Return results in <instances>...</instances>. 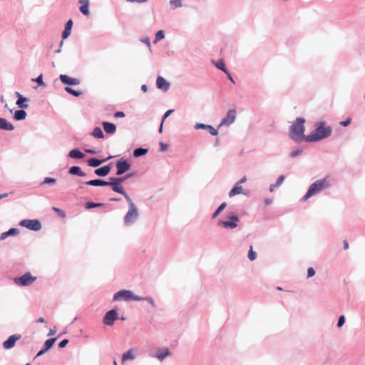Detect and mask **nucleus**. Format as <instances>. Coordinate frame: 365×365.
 I'll return each instance as SVG.
<instances>
[{
  "instance_id": "1",
  "label": "nucleus",
  "mask_w": 365,
  "mask_h": 365,
  "mask_svg": "<svg viewBox=\"0 0 365 365\" xmlns=\"http://www.w3.org/2000/svg\"><path fill=\"white\" fill-rule=\"evenodd\" d=\"M332 128L330 126H326L325 123L319 121L316 123V128L309 135L305 138L307 142H317L331 135Z\"/></svg>"
},
{
  "instance_id": "2",
  "label": "nucleus",
  "mask_w": 365,
  "mask_h": 365,
  "mask_svg": "<svg viewBox=\"0 0 365 365\" xmlns=\"http://www.w3.org/2000/svg\"><path fill=\"white\" fill-rule=\"evenodd\" d=\"M304 120L301 118H297L295 122L290 126L289 137L297 142H300L304 139Z\"/></svg>"
},
{
  "instance_id": "3",
  "label": "nucleus",
  "mask_w": 365,
  "mask_h": 365,
  "mask_svg": "<svg viewBox=\"0 0 365 365\" xmlns=\"http://www.w3.org/2000/svg\"><path fill=\"white\" fill-rule=\"evenodd\" d=\"M329 186L330 182L327 178L317 180L310 185L308 191L304 196V200H307L308 198Z\"/></svg>"
},
{
  "instance_id": "4",
  "label": "nucleus",
  "mask_w": 365,
  "mask_h": 365,
  "mask_svg": "<svg viewBox=\"0 0 365 365\" xmlns=\"http://www.w3.org/2000/svg\"><path fill=\"white\" fill-rule=\"evenodd\" d=\"M113 298H114L115 300L118 299L119 298H122L123 299H124L125 301H129V300H133V301L146 300V301L150 302L151 304L153 303V299L151 298H143V297H139L138 295H135L130 290H120V291L116 292L114 294Z\"/></svg>"
},
{
  "instance_id": "5",
  "label": "nucleus",
  "mask_w": 365,
  "mask_h": 365,
  "mask_svg": "<svg viewBox=\"0 0 365 365\" xmlns=\"http://www.w3.org/2000/svg\"><path fill=\"white\" fill-rule=\"evenodd\" d=\"M36 279V277H33L30 272H26L20 277L14 278V282L19 286H29L35 282Z\"/></svg>"
},
{
  "instance_id": "6",
  "label": "nucleus",
  "mask_w": 365,
  "mask_h": 365,
  "mask_svg": "<svg viewBox=\"0 0 365 365\" xmlns=\"http://www.w3.org/2000/svg\"><path fill=\"white\" fill-rule=\"evenodd\" d=\"M228 220L226 221H219L218 225L222 226L225 228H230L234 229L237 227V222L239 221V218L235 215H231L227 217Z\"/></svg>"
},
{
  "instance_id": "7",
  "label": "nucleus",
  "mask_w": 365,
  "mask_h": 365,
  "mask_svg": "<svg viewBox=\"0 0 365 365\" xmlns=\"http://www.w3.org/2000/svg\"><path fill=\"white\" fill-rule=\"evenodd\" d=\"M20 225L34 231H38L41 228V224L38 220H24L21 221Z\"/></svg>"
},
{
  "instance_id": "8",
  "label": "nucleus",
  "mask_w": 365,
  "mask_h": 365,
  "mask_svg": "<svg viewBox=\"0 0 365 365\" xmlns=\"http://www.w3.org/2000/svg\"><path fill=\"white\" fill-rule=\"evenodd\" d=\"M116 168V174L120 175L130 170V165L127 160L120 159L118 161H117Z\"/></svg>"
},
{
  "instance_id": "9",
  "label": "nucleus",
  "mask_w": 365,
  "mask_h": 365,
  "mask_svg": "<svg viewBox=\"0 0 365 365\" xmlns=\"http://www.w3.org/2000/svg\"><path fill=\"white\" fill-rule=\"evenodd\" d=\"M138 213L137 208L135 206L134 207H129V210L127 212V214L125 216V224H130L132 223L138 217Z\"/></svg>"
},
{
  "instance_id": "10",
  "label": "nucleus",
  "mask_w": 365,
  "mask_h": 365,
  "mask_svg": "<svg viewBox=\"0 0 365 365\" xmlns=\"http://www.w3.org/2000/svg\"><path fill=\"white\" fill-rule=\"evenodd\" d=\"M235 118H236V110L234 109L228 110V112L226 115V117L224 118L221 120V122L220 123V126L230 125L235 121Z\"/></svg>"
},
{
  "instance_id": "11",
  "label": "nucleus",
  "mask_w": 365,
  "mask_h": 365,
  "mask_svg": "<svg viewBox=\"0 0 365 365\" xmlns=\"http://www.w3.org/2000/svg\"><path fill=\"white\" fill-rule=\"evenodd\" d=\"M117 316L118 314L115 310L112 309L108 311L103 318V323L108 326L113 325L115 320L117 319Z\"/></svg>"
},
{
  "instance_id": "12",
  "label": "nucleus",
  "mask_w": 365,
  "mask_h": 365,
  "mask_svg": "<svg viewBox=\"0 0 365 365\" xmlns=\"http://www.w3.org/2000/svg\"><path fill=\"white\" fill-rule=\"evenodd\" d=\"M21 337V334H14V335L10 336L8 338V339L6 340L3 343L4 348H5L6 349H11L12 347L14 346L16 341L17 340L20 339Z\"/></svg>"
},
{
  "instance_id": "13",
  "label": "nucleus",
  "mask_w": 365,
  "mask_h": 365,
  "mask_svg": "<svg viewBox=\"0 0 365 365\" xmlns=\"http://www.w3.org/2000/svg\"><path fill=\"white\" fill-rule=\"evenodd\" d=\"M59 78L61 81L66 85H78L80 83V81L78 79L71 78L67 75L61 74Z\"/></svg>"
},
{
  "instance_id": "14",
  "label": "nucleus",
  "mask_w": 365,
  "mask_h": 365,
  "mask_svg": "<svg viewBox=\"0 0 365 365\" xmlns=\"http://www.w3.org/2000/svg\"><path fill=\"white\" fill-rule=\"evenodd\" d=\"M56 340V338H52V339H47L45 341L42 349L38 351L36 356H39L43 354L48 349H50L52 347V346L53 345V344L55 343Z\"/></svg>"
},
{
  "instance_id": "15",
  "label": "nucleus",
  "mask_w": 365,
  "mask_h": 365,
  "mask_svg": "<svg viewBox=\"0 0 365 365\" xmlns=\"http://www.w3.org/2000/svg\"><path fill=\"white\" fill-rule=\"evenodd\" d=\"M195 129L202 128V129L207 130L212 135H217L218 134L217 130L210 125H205V124H202V123H196V125H195Z\"/></svg>"
},
{
  "instance_id": "16",
  "label": "nucleus",
  "mask_w": 365,
  "mask_h": 365,
  "mask_svg": "<svg viewBox=\"0 0 365 365\" xmlns=\"http://www.w3.org/2000/svg\"><path fill=\"white\" fill-rule=\"evenodd\" d=\"M135 359V349H130L122 355V363H125L128 360H133Z\"/></svg>"
},
{
  "instance_id": "17",
  "label": "nucleus",
  "mask_w": 365,
  "mask_h": 365,
  "mask_svg": "<svg viewBox=\"0 0 365 365\" xmlns=\"http://www.w3.org/2000/svg\"><path fill=\"white\" fill-rule=\"evenodd\" d=\"M156 86L159 89L166 91L169 88L170 85L165 78L161 76H158L156 81Z\"/></svg>"
},
{
  "instance_id": "18",
  "label": "nucleus",
  "mask_w": 365,
  "mask_h": 365,
  "mask_svg": "<svg viewBox=\"0 0 365 365\" xmlns=\"http://www.w3.org/2000/svg\"><path fill=\"white\" fill-rule=\"evenodd\" d=\"M108 185H110L112 190L116 192L123 194L125 192L124 188L121 185V184H119L115 182L114 180H110V182H108Z\"/></svg>"
},
{
  "instance_id": "19",
  "label": "nucleus",
  "mask_w": 365,
  "mask_h": 365,
  "mask_svg": "<svg viewBox=\"0 0 365 365\" xmlns=\"http://www.w3.org/2000/svg\"><path fill=\"white\" fill-rule=\"evenodd\" d=\"M102 125L105 132L108 134H113L116 131V126L113 123L109 122H103Z\"/></svg>"
},
{
  "instance_id": "20",
  "label": "nucleus",
  "mask_w": 365,
  "mask_h": 365,
  "mask_svg": "<svg viewBox=\"0 0 365 365\" xmlns=\"http://www.w3.org/2000/svg\"><path fill=\"white\" fill-rule=\"evenodd\" d=\"M79 3L81 4L79 8L81 12L86 16H88L90 14L88 10L89 0H80Z\"/></svg>"
},
{
  "instance_id": "21",
  "label": "nucleus",
  "mask_w": 365,
  "mask_h": 365,
  "mask_svg": "<svg viewBox=\"0 0 365 365\" xmlns=\"http://www.w3.org/2000/svg\"><path fill=\"white\" fill-rule=\"evenodd\" d=\"M0 129L13 130L14 129V126L5 118H0Z\"/></svg>"
},
{
  "instance_id": "22",
  "label": "nucleus",
  "mask_w": 365,
  "mask_h": 365,
  "mask_svg": "<svg viewBox=\"0 0 365 365\" xmlns=\"http://www.w3.org/2000/svg\"><path fill=\"white\" fill-rule=\"evenodd\" d=\"M110 170V165L101 167L100 168L96 169L94 173L96 175L98 176H106L107 175Z\"/></svg>"
},
{
  "instance_id": "23",
  "label": "nucleus",
  "mask_w": 365,
  "mask_h": 365,
  "mask_svg": "<svg viewBox=\"0 0 365 365\" xmlns=\"http://www.w3.org/2000/svg\"><path fill=\"white\" fill-rule=\"evenodd\" d=\"M111 158H112V156H110L108 158L103 159V160H98L96 158H91L88 160V165L91 167H98L100 165H101L102 163H103L104 162H106L107 160H108Z\"/></svg>"
},
{
  "instance_id": "24",
  "label": "nucleus",
  "mask_w": 365,
  "mask_h": 365,
  "mask_svg": "<svg viewBox=\"0 0 365 365\" xmlns=\"http://www.w3.org/2000/svg\"><path fill=\"white\" fill-rule=\"evenodd\" d=\"M170 354L169 349L168 348L164 349H159L157 351L156 353V357L160 360L163 361L166 356H168Z\"/></svg>"
},
{
  "instance_id": "25",
  "label": "nucleus",
  "mask_w": 365,
  "mask_h": 365,
  "mask_svg": "<svg viewBox=\"0 0 365 365\" xmlns=\"http://www.w3.org/2000/svg\"><path fill=\"white\" fill-rule=\"evenodd\" d=\"M72 26H73V21L71 19H70L66 24L65 29L62 34V38L63 39L66 38L71 34Z\"/></svg>"
},
{
  "instance_id": "26",
  "label": "nucleus",
  "mask_w": 365,
  "mask_h": 365,
  "mask_svg": "<svg viewBox=\"0 0 365 365\" xmlns=\"http://www.w3.org/2000/svg\"><path fill=\"white\" fill-rule=\"evenodd\" d=\"M88 185H92V186H107L108 182L104 181L101 179H96V180H91L89 181H87L86 182Z\"/></svg>"
},
{
  "instance_id": "27",
  "label": "nucleus",
  "mask_w": 365,
  "mask_h": 365,
  "mask_svg": "<svg viewBox=\"0 0 365 365\" xmlns=\"http://www.w3.org/2000/svg\"><path fill=\"white\" fill-rule=\"evenodd\" d=\"M242 186L240 183H236L235 186L230 191L229 196L230 197L241 194L242 192Z\"/></svg>"
},
{
  "instance_id": "28",
  "label": "nucleus",
  "mask_w": 365,
  "mask_h": 365,
  "mask_svg": "<svg viewBox=\"0 0 365 365\" xmlns=\"http://www.w3.org/2000/svg\"><path fill=\"white\" fill-rule=\"evenodd\" d=\"M16 96L19 97L18 101H16V105L21 108H26L28 105L26 103L27 101V98L23 97L19 93H16Z\"/></svg>"
},
{
  "instance_id": "29",
  "label": "nucleus",
  "mask_w": 365,
  "mask_h": 365,
  "mask_svg": "<svg viewBox=\"0 0 365 365\" xmlns=\"http://www.w3.org/2000/svg\"><path fill=\"white\" fill-rule=\"evenodd\" d=\"M69 157L71 158L81 159L84 158L85 155L77 149L72 150L69 152Z\"/></svg>"
},
{
  "instance_id": "30",
  "label": "nucleus",
  "mask_w": 365,
  "mask_h": 365,
  "mask_svg": "<svg viewBox=\"0 0 365 365\" xmlns=\"http://www.w3.org/2000/svg\"><path fill=\"white\" fill-rule=\"evenodd\" d=\"M68 173L71 175H77L78 176H85L86 174L81 170L78 166H73L69 169Z\"/></svg>"
},
{
  "instance_id": "31",
  "label": "nucleus",
  "mask_w": 365,
  "mask_h": 365,
  "mask_svg": "<svg viewBox=\"0 0 365 365\" xmlns=\"http://www.w3.org/2000/svg\"><path fill=\"white\" fill-rule=\"evenodd\" d=\"M19 234V230L16 228H11L9 231L3 232L1 235L0 240H4L10 235H16Z\"/></svg>"
},
{
  "instance_id": "32",
  "label": "nucleus",
  "mask_w": 365,
  "mask_h": 365,
  "mask_svg": "<svg viewBox=\"0 0 365 365\" xmlns=\"http://www.w3.org/2000/svg\"><path fill=\"white\" fill-rule=\"evenodd\" d=\"M26 117V113L24 110H19L14 113V118L16 120H21L25 119Z\"/></svg>"
},
{
  "instance_id": "33",
  "label": "nucleus",
  "mask_w": 365,
  "mask_h": 365,
  "mask_svg": "<svg viewBox=\"0 0 365 365\" xmlns=\"http://www.w3.org/2000/svg\"><path fill=\"white\" fill-rule=\"evenodd\" d=\"M92 135L96 138H103L104 137L103 133L101 128L96 127L92 133Z\"/></svg>"
},
{
  "instance_id": "34",
  "label": "nucleus",
  "mask_w": 365,
  "mask_h": 365,
  "mask_svg": "<svg viewBox=\"0 0 365 365\" xmlns=\"http://www.w3.org/2000/svg\"><path fill=\"white\" fill-rule=\"evenodd\" d=\"M148 153V149L145 148H137L133 152V155L135 158L140 157L141 155H143Z\"/></svg>"
},
{
  "instance_id": "35",
  "label": "nucleus",
  "mask_w": 365,
  "mask_h": 365,
  "mask_svg": "<svg viewBox=\"0 0 365 365\" xmlns=\"http://www.w3.org/2000/svg\"><path fill=\"white\" fill-rule=\"evenodd\" d=\"M284 175H280L276 182L270 186V191L272 192L274 187L279 186L284 182Z\"/></svg>"
},
{
  "instance_id": "36",
  "label": "nucleus",
  "mask_w": 365,
  "mask_h": 365,
  "mask_svg": "<svg viewBox=\"0 0 365 365\" xmlns=\"http://www.w3.org/2000/svg\"><path fill=\"white\" fill-rule=\"evenodd\" d=\"M226 205V202H222L212 215V218L214 219L217 217L220 214V212L225 208Z\"/></svg>"
},
{
  "instance_id": "37",
  "label": "nucleus",
  "mask_w": 365,
  "mask_h": 365,
  "mask_svg": "<svg viewBox=\"0 0 365 365\" xmlns=\"http://www.w3.org/2000/svg\"><path fill=\"white\" fill-rule=\"evenodd\" d=\"M216 67L221 71H224L225 73H228V71L225 67V65L222 61H219L216 63Z\"/></svg>"
},
{
  "instance_id": "38",
  "label": "nucleus",
  "mask_w": 365,
  "mask_h": 365,
  "mask_svg": "<svg viewBox=\"0 0 365 365\" xmlns=\"http://www.w3.org/2000/svg\"><path fill=\"white\" fill-rule=\"evenodd\" d=\"M248 258L251 261H253L257 258V253L253 251V247L252 245L250 246V250L248 252Z\"/></svg>"
},
{
  "instance_id": "39",
  "label": "nucleus",
  "mask_w": 365,
  "mask_h": 365,
  "mask_svg": "<svg viewBox=\"0 0 365 365\" xmlns=\"http://www.w3.org/2000/svg\"><path fill=\"white\" fill-rule=\"evenodd\" d=\"M165 37L164 31L163 30L158 31L155 37L154 43L163 39Z\"/></svg>"
},
{
  "instance_id": "40",
  "label": "nucleus",
  "mask_w": 365,
  "mask_h": 365,
  "mask_svg": "<svg viewBox=\"0 0 365 365\" xmlns=\"http://www.w3.org/2000/svg\"><path fill=\"white\" fill-rule=\"evenodd\" d=\"M65 89L68 93L73 95L74 96H79L81 94V92L75 91L70 87H66Z\"/></svg>"
},
{
  "instance_id": "41",
  "label": "nucleus",
  "mask_w": 365,
  "mask_h": 365,
  "mask_svg": "<svg viewBox=\"0 0 365 365\" xmlns=\"http://www.w3.org/2000/svg\"><path fill=\"white\" fill-rule=\"evenodd\" d=\"M170 4L173 5L175 8H179L182 6V1L181 0H171L170 1Z\"/></svg>"
},
{
  "instance_id": "42",
  "label": "nucleus",
  "mask_w": 365,
  "mask_h": 365,
  "mask_svg": "<svg viewBox=\"0 0 365 365\" xmlns=\"http://www.w3.org/2000/svg\"><path fill=\"white\" fill-rule=\"evenodd\" d=\"M122 195L125 197V198L128 201L130 207L135 206L133 202L132 201V200L130 198V197L128 195V194L125 192H124V193H123Z\"/></svg>"
},
{
  "instance_id": "43",
  "label": "nucleus",
  "mask_w": 365,
  "mask_h": 365,
  "mask_svg": "<svg viewBox=\"0 0 365 365\" xmlns=\"http://www.w3.org/2000/svg\"><path fill=\"white\" fill-rule=\"evenodd\" d=\"M53 210L56 212H57L61 217H66V212L63 210H61L59 208H57V207H53Z\"/></svg>"
},
{
  "instance_id": "44",
  "label": "nucleus",
  "mask_w": 365,
  "mask_h": 365,
  "mask_svg": "<svg viewBox=\"0 0 365 365\" xmlns=\"http://www.w3.org/2000/svg\"><path fill=\"white\" fill-rule=\"evenodd\" d=\"M101 204H97V203H94V202H88L86 204V207L88 208V209H90V208H93V207H98V206H100Z\"/></svg>"
},
{
  "instance_id": "45",
  "label": "nucleus",
  "mask_w": 365,
  "mask_h": 365,
  "mask_svg": "<svg viewBox=\"0 0 365 365\" xmlns=\"http://www.w3.org/2000/svg\"><path fill=\"white\" fill-rule=\"evenodd\" d=\"M344 322H345V317L344 315H341L339 318L337 326L339 327H341L344 324Z\"/></svg>"
},
{
  "instance_id": "46",
  "label": "nucleus",
  "mask_w": 365,
  "mask_h": 365,
  "mask_svg": "<svg viewBox=\"0 0 365 365\" xmlns=\"http://www.w3.org/2000/svg\"><path fill=\"white\" fill-rule=\"evenodd\" d=\"M56 182V180L55 178H46L44 181H43V184H46V183H55Z\"/></svg>"
},
{
  "instance_id": "47",
  "label": "nucleus",
  "mask_w": 365,
  "mask_h": 365,
  "mask_svg": "<svg viewBox=\"0 0 365 365\" xmlns=\"http://www.w3.org/2000/svg\"><path fill=\"white\" fill-rule=\"evenodd\" d=\"M125 178H127V177H125V178H110V180H114L115 182H116L119 184H122V182L125 180Z\"/></svg>"
},
{
  "instance_id": "48",
  "label": "nucleus",
  "mask_w": 365,
  "mask_h": 365,
  "mask_svg": "<svg viewBox=\"0 0 365 365\" xmlns=\"http://www.w3.org/2000/svg\"><path fill=\"white\" fill-rule=\"evenodd\" d=\"M314 274H315V271H314V268L309 267L307 270V277L310 278V277H313Z\"/></svg>"
},
{
  "instance_id": "49",
  "label": "nucleus",
  "mask_w": 365,
  "mask_h": 365,
  "mask_svg": "<svg viewBox=\"0 0 365 365\" xmlns=\"http://www.w3.org/2000/svg\"><path fill=\"white\" fill-rule=\"evenodd\" d=\"M302 150H299V149L297 150H294L291 153L290 155H291V157L294 158V157L300 155L302 153Z\"/></svg>"
},
{
  "instance_id": "50",
  "label": "nucleus",
  "mask_w": 365,
  "mask_h": 365,
  "mask_svg": "<svg viewBox=\"0 0 365 365\" xmlns=\"http://www.w3.org/2000/svg\"><path fill=\"white\" fill-rule=\"evenodd\" d=\"M68 343V339H63V341H61L59 344H58V347L59 348H63L65 347Z\"/></svg>"
},
{
  "instance_id": "51",
  "label": "nucleus",
  "mask_w": 365,
  "mask_h": 365,
  "mask_svg": "<svg viewBox=\"0 0 365 365\" xmlns=\"http://www.w3.org/2000/svg\"><path fill=\"white\" fill-rule=\"evenodd\" d=\"M34 81H36L40 86L44 85L43 82L42 75L38 76Z\"/></svg>"
},
{
  "instance_id": "52",
  "label": "nucleus",
  "mask_w": 365,
  "mask_h": 365,
  "mask_svg": "<svg viewBox=\"0 0 365 365\" xmlns=\"http://www.w3.org/2000/svg\"><path fill=\"white\" fill-rule=\"evenodd\" d=\"M115 118H123L125 117V113L122 111H118L114 113Z\"/></svg>"
},
{
  "instance_id": "53",
  "label": "nucleus",
  "mask_w": 365,
  "mask_h": 365,
  "mask_svg": "<svg viewBox=\"0 0 365 365\" xmlns=\"http://www.w3.org/2000/svg\"><path fill=\"white\" fill-rule=\"evenodd\" d=\"M351 121V118H347L346 120L340 122V125L342 126H347L348 125L350 124Z\"/></svg>"
},
{
  "instance_id": "54",
  "label": "nucleus",
  "mask_w": 365,
  "mask_h": 365,
  "mask_svg": "<svg viewBox=\"0 0 365 365\" xmlns=\"http://www.w3.org/2000/svg\"><path fill=\"white\" fill-rule=\"evenodd\" d=\"M173 112V110H167L164 115H163V122H164V120Z\"/></svg>"
},
{
  "instance_id": "55",
  "label": "nucleus",
  "mask_w": 365,
  "mask_h": 365,
  "mask_svg": "<svg viewBox=\"0 0 365 365\" xmlns=\"http://www.w3.org/2000/svg\"><path fill=\"white\" fill-rule=\"evenodd\" d=\"M160 150H161L162 151H165V150H168V145L167 144H165V143H160Z\"/></svg>"
},
{
  "instance_id": "56",
  "label": "nucleus",
  "mask_w": 365,
  "mask_h": 365,
  "mask_svg": "<svg viewBox=\"0 0 365 365\" xmlns=\"http://www.w3.org/2000/svg\"><path fill=\"white\" fill-rule=\"evenodd\" d=\"M56 332V328L54 327L53 329H50L49 332H48V336H52V335H54Z\"/></svg>"
},
{
  "instance_id": "57",
  "label": "nucleus",
  "mask_w": 365,
  "mask_h": 365,
  "mask_svg": "<svg viewBox=\"0 0 365 365\" xmlns=\"http://www.w3.org/2000/svg\"><path fill=\"white\" fill-rule=\"evenodd\" d=\"M246 180H247V178L245 176L239 182H237V183H240V185H241L242 183L245 182Z\"/></svg>"
},
{
  "instance_id": "58",
  "label": "nucleus",
  "mask_w": 365,
  "mask_h": 365,
  "mask_svg": "<svg viewBox=\"0 0 365 365\" xmlns=\"http://www.w3.org/2000/svg\"><path fill=\"white\" fill-rule=\"evenodd\" d=\"M128 1H131V2H138V3H141V2H145L147 1V0H127Z\"/></svg>"
},
{
  "instance_id": "59",
  "label": "nucleus",
  "mask_w": 365,
  "mask_h": 365,
  "mask_svg": "<svg viewBox=\"0 0 365 365\" xmlns=\"http://www.w3.org/2000/svg\"><path fill=\"white\" fill-rule=\"evenodd\" d=\"M344 249L345 250H348L349 246V243L346 240H344Z\"/></svg>"
},
{
  "instance_id": "60",
  "label": "nucleus",
  "mask_w": 365,
  "mask_h": 365,
  "mask_svg": "<svg viewBox=\"0 0 365 365\" xmlns=\"http://www.w3.org/2000/svg\"><path fill=\"white\" fill-rule=\"evenodd\" d=\"M86 152L87 153H90V154H95V153H96V152H95L94 150H91V149H86Z\"/></svg>"
},
{
  "instance_id": "61",
  "label": "nucleus",
  "mask_w": 365,
  "mask_h": 365,
  "mask_svg": "<svg viewBox=\"0 0 365 365\" xmlns=\"http://www.w3.org/2000/svg\"><path fill=\"white\" fill-rule=\"evenodd\" d=\"M37 322H38V323H44V322H45V319H44V318H43V317H40V318L37 320Z\"/></svg>"
},
{
  "instance_id": "62",
  "label": "nucleus",
  "mask_w": 365,
  "mask_h": 365,
  "mask_svg": "<svg viewBox=\"0 0 365 365\" xmlns=\"http://www.w3.org/2000/svg\"><path fill=\"white\" fill-rule=\"evenodd\" d=\"M141 89L144 91V92H146L147 91V86L145 85H143L141 86Z\"/></svg>"
},
{
  "instance_id": "63",
  "label": "nucleus",
  "mask_w": 365,
  "mask_h": 365,
  "mask_svg": "<svg viewBox=\"0 0 365 365\" xmlns=\"http://www.w3.org/2000/svg\"><path fill=\"white\" fill-rule=\"evenodd\" d=\"M163 122L162 121L161 124H160V128H159V132L160 133L163 132Z\"/></svg>"
},
{
  "instance_id": "64",
  "label": "nucleus",
  "mask_w": 365,
  "mask_h": 365,
  "mask_svg": "<svg viewBox=\"0 0 365 365\" xmlns=\"http://www.w3.org/2000/svg\"><path fill=\"white\" fill-rule=\"evenodd\" d=\"M145 43H146L149 46H150V43L149 41V39H146L145 41H143Z\"/></svg>"
}]
</instances>
